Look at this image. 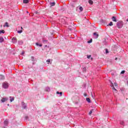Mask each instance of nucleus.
Listing matches in <instances>:
<instances>
[{
    "label": "nucleus",
    "mask_w": 128,
    "mask_h": 128,
    "mask_svg": "<svg viewBox=\"0 0 128 128\" xmlns=\"http://www.w3.org/2000/svg\"><path fill=\"white\" fill-rule=\"evenodd\" d=\"M1 28H2V25H1Z\"/></svg>",
    "instance_id": "f704fd0d"
},
{
    "label": "nucleus",
    "mask_w": 128,
    "mask_h": 128,
    "mask_svg": "<svg viewBox=\"0 0 128 128\" xmlns=\"http://www.w3.org/2000/svg\"><path fill=\"white\" fill-rule=\"evenodd\" d=\"M124 72H126V71L125 70H122V71L121 72L120 74H124Z\"/></svg>",
    "instance_id": "b1692460"
},
{
    "label": "nucleus",
    "mask_w": 128,
    "mask_h": 128,
    "mask_svg": "<svg viewBox=\"0 0 128 128\" xmlns=\"http://www.w3.org/2000/svg\"><path fill=\"white\" fill-rule=\"evenodd\" d=\"M25 52L24 51H22V56H24V54Z\"/></svg>",
    "instance_id": "a878e982"
},
{
    "label": "nucleus",
    "mask_w": 128,
    "mask_h": 128,
    "mask_svg": "<svg viewBox=\"0 0 128 128\" xmlns=\"http://www.w3.org/2000/svg\"><path fill=\"white\" fill-rule=\"evenodd\" d=\"M56 94H60V92H57Z\"/></svg>",
    "instance_id": "7c9ffc66"
},
{
    "label": "nucleus",
    "mask_w": 128,
    "mask_h": 128,
    "mask_svg": "<svg viewBox=\"0 0 128 128\" xmlns=\"http://www.w3.org/2000/svg\"><path fill=\"white\" fill-rule=\"evenodd\" d=\"M8 100V98H2L1 100L2 102H4Z\"/></svg>",
    "instance_id": "423d86ee"
},
{
    "label": "nucleus",
    "mask_w": 128,
    "mask_h": 128,
    "mask_svg": "<svg viewBox=\"0 0 128 128\" xmlns=\"http://www.w3.org/2000/svg\"><path fill=\"white\" fill-rule=\"evenodd\" d=\"M8 106H9V104H8Z\"/></svg>",
    "instance_id": "e433bc0d"
},
{
    "label": "nucleus",
    "mask_w": 128,
    "mask_h": 128,
    "mask_svg": "<svg viewBox=\"0 0 128 128\" xmlns=\"http://www.w3.org/2000/svg\"><path fill=\"white\" fill-rule=\"evenodd\" d=\"M2 86L4 88H8V84L4 82L2 84Z\"/></svg>",
    "instance_id": "7ed1b4c3"
},
{
    "label": "nucleus",
    "mask_w": 128,
    "mask_h": 128,
    "mask_svg": "<svg viewBox=\"0 0 128 128\" xmlns=\"http://www.w3.org/2000/svg\"><path fill=\"white\" fill-rule=\"evenodd\" d=\"M59 94H60V96H62V92H60Z\"/></svg>",
    "instance_id": "c85d7f7f"
},
{
    "label": "nucleus",
    "mask_w": 128,
    "mask_h": 128,
    "mask_svg": "<svg viewBox=\"0 0 128 128\" xmlns=\"http://www.w3.org/2000/svg\"><path fill=\"white\" fill-rule=\"evenodd\" d=\"M4 32H5L4 30H0V34H4Z\"/></svg>",
    "instance_id": "aec40b11"
},
{
    "label": "nucleus",
    "mask_w": 128,
    "mask_h": 128,
    "mask_svg": "<svg viewBox=\"0 0 128 128\" xmlns=\"http://www.w3.org/2000/svg\"><path fill=\"white\" fill-rule=\"evenodd\" d=\"M90 56H92L90 55V56H88L87 58H90Z\"/></svg>",
    "instance_id": "cd10ccee"
},
{
    "label": "nucleus",
    "mask_w": 128,
    "mask_h": 128,
    "mask_svg": "<svg viewBox=\"0 0 128 128\" xmlns=\"http://www.w3.org/2000/svg\"><path fill=\"white\" fill-rule=\"evenodd\" d=\"M88 3L90 4H94V2L92 0H88Z\"/></svg>",
    "instance_id": "4468645a"
},
{
    "label": "nucleus",
    "mask_w": 128,
    "mask_h": 128,
    "mask_svg": "<svg viewBox=\"0 0 128 128\" xmlns=\"http://www.w3.org/2000/svg\"><path fill=\"white\" fill-rule=\"evenodd\" d=\"M112 20H113V22H116V18L115 16H113L112 18Z\"/></svg>",
    "instance_id": "1a4fd4ad"
},
{
    "label": "nucleus",
    "mask_w": 128,
    "mask_h": 128,
    "mask_svg": "<svg viewBox=\"0 0 128 128\" xmlns=\"http://www.w3.org/2000/svg\"><path fill=\"white\" fill-rule=\"evenodd\" d=\"M21 29H22V30H23V28H22V27H21Z\"/></svg>",
    "instance_id": "473e14b6"
},
{
    "label": "nucleus",
    "mask_w": 128,
    "mask_h": 128,
    "mask_svg": "<svg viewBox=\"0 0 128 128\" xmlns=\"http://www.w3.org/2000/svg\"><path fill=\"white\" fill-rule=\"evenodd\" d=\"M122 22L120 21L117 22V26L118 28H122Z\"/></svg>",
    "instance_id": "f03ea898"
},
{
    "label": "nucleus",
    "mask_w": 128,
    "mask_h": 128,
    "mask_svg": "<svg viewBox=\"0 0 128 128\" xmlns=\"http://www.w3.org/2000/svg\"><path fill=\"white\" fill-rule=\"evenodd\" d=\"M114 24L112 22H110V23L108 24V26H113Z\"/></svg>",
    "instance_id": "6ab92c4d"
},
{
    "label": "nucleus",
    "mask_w": 128,
    "mask_h": 128,
    "mask_svg": "<svg viewBox=\"0 0 128 128\" xmlns=\"http://www.w3.org/2000/svg\"><path fill=\"white\" fill-rule=\"evenodd\" d=\"M18 34H22V30H18Z\"/></svg>",
    "instance_id": "5701e85b"
},
{
    "label": "nucleus",
    "mask_w": 128,
    "mask_h": 128,
    "mask_svg": "<svg viewBox=\"0 0 128 128\" xmlns=\"http://www.w3.org/2000/svg\"><path fill=\"white\" fill-rule=\"evenodd\" d=\"M13 100H14V98H12L10 99V102H12Z\"/></svg>",
    "instance_id": "412c9836"
},
{
    "label": "nucleus",
    "mask_w": 128,
    "mask_h": 128,
    "mask_svg": "<svg viewBox=\"0 0 128 128\" xmlns=\"http://www.w3.org/2000/svg\"><path fill=\"white\" fill-rule=\"evenodd\" d=\"M50 6H56V2H50Z\"/></svg>",
    "instance_id": "39448f33"
},
{
    "label": "nucleus",
    "mask_w": 128,
    "mask_h": 128,
    "mask_svg": "<svg viewBox=\"0 0 128 128\" xmlns=\"http://www.w3.org/2000/svg\"><path fill=\"white\" fill-rule=\"evenodd\" d=\"M4 40V38L2 37L0 38V42H3Z\"/></svg>",
    "instance_id": "9d476101"
},
{
    "label": "nucleus",
    "mask_w": 128,
    "mask_h": 128,
    "mask_svg": "<svg viewBox=\"0 0 128 128\" xmlns=\"http://www.w3.org/2000/svg\"><path fill=\"white\" fill-rule=\"evenodd\" d=\"M8 124V120H6L4 122V124H5L6 126V124Z\"/></svg>",
    "instance_id": "ddd939ff"
},
{
    "label": "nucleus",
    "mask_w": 128,
    "mask_h": 128,
    "mask_svg": "<svg viewBox=\"0 0 128 128\" xmlns=\"http://www.w3.org/2000/svg\"><path fill=\"white\" fill-rule=\"evenodd\" d=\"M115 60H118V58H115Z\"/></svg>",
    "instance_id": "72a5a7b5"
},
{
    "label": "nucleus",
    "mask_w": 128,
    "mask_h": 128,
    "mask_svg": "<svg viewBox=\"0 0 128 128\" xmlns=\"http://www.w3.org/2000/svg\"><path fill=\"white\" fill-rule=\"evenodd\" d=\"M22 110H25V108H26V104L24 102H22Z\"/></svg>",
    "instance_id": "20e7f679"
},
{
    "label": "nucleus",
    "mask_w": 128,
    "mask_h": 128,
    "mask_svg": "<svg viewBox=\"0 0 128 128\" xmlns=\"http://www.w3.org/2000/svg\"><path fill=\"white\" fill-rule=\"evenodd\" d=\"M79 9L80 12H82V10H84V8H82V6H80Z\"/></svg>",
    "instance_id": "a211bd4d"
},
{
    "label": "nucleus",
    "mask_w": 128,
    "mask_h": 128,
    "mask_svg": "<svg viewBox=\"0 0 128 128\" xmlns=\"http://www.w3.org/2000/svg\"><path fill=\"white\" fill-rule=\"evenodd\" d=\"M36 46H40V47H42V44H39L38 43V42H36Z\"/></svg>",
    "instance_id": "f8f14e48"
},
{
    "label": "nucleus",
    "mask_w": 128,
    "mask_h": 128,
    "mask_svg": "<svg viewBox=\"0 0 128 128\" xmlns=\"http://www.w3.org/2000/svg\"><path fill=\"white\" fill-rule=\"evenodd\" d=\"M28 0H24L23 2L24 4H28Z\"/></svg>",
    "instance_id": "9b49d317"
},
{
    "label": "nucleus",
    "mask_w": 128,
    "mask_h": 128,
    "mask_svg": "<svg viewBox=\"0 0 128 128\" xmlns=\"http://www.w3.org/2000/svg\"><path fill=\"white\" fill-rule=\"evenodd\" d=\"M86 102H90V98H86Z\"/></svg>",
    "instance_id": "f3484780"
},
{
    "label": "nucleus",
    "mask_w": 128,
    "mask_h": 128,
    "mask_svg": "<svg viewBox=\"0 0 128 128\" xmlns=\"http://www.w3.org/2000/svg\"><path fill=\"white\" fill-rule=\"evenodd\" d=\"M111 86L114 92H116V93L118 92V90H116V88H114V86L116 88H118V84L114 83H114L111 82Z\"/></svg>",
    "instance_id": "f257e3e1"
},
{
    "label": "nucleus",
    "mask_w": 128,
    "mask_h": 128,
    "mask_svg": "<svg viewBox=\"0 0 128 128\" xmlns=\"http://www.w3.org/2000/svg\"><path fill=\"white\" fill-rule=\"evenodd\" d=\"M12 40H16V38H12Z\"/></svg>",
    "instance_id": "bb28decb"
},
{
    "label": "nucleus",
    "mask_w": 128,
    "mask_h": 128,
    "mask_svg": "<svg viewBox=\"0 0 128 128\" xmlns=\"http://www.w3.org/2000/svg\"><path fill=\"white\" fill-rule=\"evenodd\" d=\"M85 96H86V94H84Z\"/></svg>",
    "instance_id": "2f4dec72"
},
{
    "label": "nucleus",
    "mask_w": 128,
    "mask_h": 128,
    "mask_svg": "<svg viewBox=\"0 0 128 128\" xmlns=\"http://www.w3.org/2000/svg\"><path fill=\"white\" fill-rule=\"evenodd\" d=\"M94 35L96 36V38H98V34L96 32H94Z\"/></svg>",
    "instance_id": "2eb2a0df"
},
{
    "label": "nucleus",
    "mask_w": 128,
    "mask_h": 128,
    "mask_svg": "<svg viewBox=\"0 0 128 128\" xmlns=\"http://www.w3.org/2000/svg\"><path fill=\"white\" fill-rule=\"evenodd\" d=\"M70 30H72V29H70Z\"/></svg>",
    "instance_id": "c9c22d12"
},
{
    "label": "nucleus",
    "mask_w": 128,
    "mask_h": 128,
    "mask_svg": "<svg viewBox=\"0 0 128 128\" xmlns=\"http://www.w3.org/2000/svg\"><path fill=\"white\" fill-rule=\"evenodd\" d=\"M92 112H94V110H90V112H89L88 114H89L90 116V114H92Z\"/></svg>",
    "instance_id": "dca6fc26"
},
{
    "label": "nucleus",
    "mask_w": 128,
    "mask_h": 128,
    "mask_svg": "<svg viewBox=\"0 0 128 128\" xmlns=\"http://www.w3.org/2000/svg\"><path fill=\"white\" fill-rule=\"evenodd\" d=\"M6 26L7 28H10V25H8V22H6L5 23V24L4 25V28Z\"/></svg>",
    "instance_id": "6e6552de"
},
{
    "label": "nucleus",
    "mask_w": 128,
    "mask_h": 128,
    "mask_svg": "<svg viewBox=\"0 0 128 128\" xmlns=\"http://www.w3.org/2000/svg\"><path fill=\"white\" fill-rule=\"evenodd\" d=\"M4 78H5V77L4 75H2V74L0 75V80H4Z\"/></svg>",
    "instance_id": "0eeeda50"
},
{
    "label": "nucleus",
    "mask_w": 128,
    "mask_h": 128,
    "mask_svg": "<svg viewBox=\"0 0 128 128\" xmlns=\"http://www.w3.org/2000/svg\"><path fill=\"white\" fill-rule=\"evenodd\" d=\"M106 54H108V49H106Z\"/></svg>",
    "instance_id": "c756f323"
},
{
    "label": "nucleus",
    "mask_w": 128,
    "mask_h": 128,
    "mask_svg": "<svg viewBox=\"0 0 128 128\" xmlns=\"http://www.w3.org/2000/svg\"><path fill=\"white\" fill-rule=\"evenodd\" d=\"M46 62H48H48H50V59L48 60H46Z\"/></svg>",
    "instance_id": "393cba45"
},
{
    "label": "nucleus",
    "mask_w": 128,
    "mask_h": 128,
    "mask_svg": "<svg viewBox=\"0 0 128 128\" xmlns=\"http://www.w3.org/2000/svg\"><path fill=\"white\" fill-rule=\"evenodd\" d=\"M92 42V40H90L88 42V44H91V42Z\"/></svg>",
    "instance_id": "4be33fe9"
}]
</instances>
